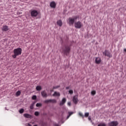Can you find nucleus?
I'll return each mask as SVG.
<instances>
[{
    "label": "nucleus",
    "instance_id": "1",
    "mask_svg": "<svg viewBox=\"0 0 126 126\" xmlns=\"http://www.w3.org/2000/svg\"><path fill=\"white\" fill-rule=\"evenodd\" d=\"M14 55L12 56L13 59H16V57L20 56L22 54V49L21 48H18L14 49L13 50Z\"/></svg>",
    "mask_w": 126,
    "mask_h": 126
},
{
    "label": "nucleus",
    "instance_id": "2",
    "mask_svg": "<svg viewBox=\"0 0 126 126\" xmlns=\"http://www.w3.org/2000/svg\"><path fill=\"white\" fill-rule=\"evenodd\" d=\"M71 48L69 45H65L63 47V53L65 56H68L70 53Z\"/></svg>",
    "mask_w": 126,
    "mask_h": 126
},
{
    "label": "nucleus",
    "instance_id": "3",
    "mask_svg": "<svg viewBox=\"0 0 126 126\" xmlns=\"http://www.w3.org/2000/svg\"><path fill=\"white\" fill-rule=\"evenodd\" d=\"M79 19V16H75L72 17H69L68 18V23L69 25H73L74 24V22L77 20V19Z\"/></svg>",
    "mask_w": 126,
    "mask_h": 126
},
{
    "label": "nucleus",
    "instance_id": "4",
    "mask_svg": "<svg viewBox=\"0 0 126 126\" xmlns=\"http://www.w3.org/2000/svg\"><path fill=\"white\" fill-rule=\"evenodd\" d=\"M74 26L77 29H80V28H82L83 24H82L81 22L78 21L75 23Z\"/></svg>",
    "mask_w": 126,
    "mask_h": 126
},
{
    "label": "nucleus",
    "instance_id": "5",
    "mask_svg": "<svg viewBox=\"0 0 126 126\" xmlns=\"http://www.w3.org/2000/svg\"><path fill=\"white\" fill-rule=\"evenodd\" d=\"M38 11L36 10H31V15L32 17H36L38 16Z\"/></svg>",
    "mask_w": 126,
    "mask_h": 126
},
{
    "label": "nucleus",
    "instance_id": "6",
    "mask_svg": "<svg viewBox=\"0 0 126 126\" xmlns=\"http://www.w3.org/2000/svg\"><path fill=\"white\" fill-rule=\"evenodd\" d=\"M103 54L105 57H108V58H112V55H111V53H110V51L106 50L104 51V52H103Z\"/></svg>",
    "mask_w": 126,
    "mask_h": 126
},
{
    "label": "nucleus",
    "instance_id": "7",
    "mask_svg": "<svg viewBox=\"0 0 126 126\" xmlns=\"http://www.w3.org/2000/svg\"><path fill=\"white\" fill-rule=\"evenodd\" d=\"M45 104H48V103H53V104H56L57 103V100L55 99H47L44 101Z\"/></svg>",
    "mask_w": 126,
    "mask_h": 126
},
{
    "label": "nucleus",
    "instance_id": "8",
    "mask_svg": "<svg viewBox=\"0 0 126 126\" xmlns=\"http://www.w3.org/2000/svg\"><path fill=\"white\" fill-rule=\"evenodd\" d=\"M119 125L118 121H112L108 123V126H117Z\"/></svg>",
    "mask_w": 126,
    "mask_h": 126
},
{
    "label": "nucleus",
    "instance_id": "9",
    "mask_svg": "<svg viewBox=\"0 0 126 126\" xmlns=\"http://www.w3.org/2000/svg\"><path fill=\"white\" fill-rule=\"evenodd\" d=\"M73 102L74 104H76L78 103V95H75L73 97Z\"/></svg>",
    "mask_w": 126,
    "mask_h": 126
},
{
    "label": "nucleus",
    "instance_id": "10",
    "mask_svg": "<svg viewBox=\"0 0 126 126\" xmlns=\"http://www.w3.org/2000/svg\"><path fill=\"white\" fill-rule=\"evenodd\" d=\"M9 30V28H8V26L6 25L3 26V27L2 28V31L3 32H6L7 31H8Z\"/></svg>",
    "mask_w": 126,
    "mask_h": 126
},
{
    "label": "nucleus",
    "instance_id": "11",
    "mask_svg": "<svg viewBox=\"0 0 126 126\" xmlns=\"http://www.w3.org/2000/svg\"><path fill=\"white\" fill-rule=\"evenodd\" d=\"M101 62H102V60L100 57H96L95 58V63L97 64H99V63H101Z\"/></svg>",
    "mask_w": 126,
    "mask_h": 126
},
{
    "label": "nucleus",
    "instance_id": "12",
    "mask_svg": "<svg viewBox=\"0 0 126 126\" xmlns=\"http://www.w3.org/2000/svg\"><path fill=\"white\" fill-rule=\"evenodd\" d=\"M65 102H66V98H63L62 100L60 103V106H63V105H64Z\"/></svg>",
    "mask_w": 126,
    "mask_h": 126
},
{
    "label": "nucleus",
    "instance_id": "13",
    "mask_svg": "<svg viewBox=\"0 0 126 126\" xmlns=\"http://www.w3.org/2000/svg\"><path fill=\"white\" fill-rule=\"evenodd\" d=\"M41 95L43 98H47V97H48V94H47L46 91H43L41 92Z\"/></svg>",
    "mask_w": 126,
    "mask_h": 126
},
{
    "label": "nucleus",
    "instance_id": "14",
    "mask_svg": "<svg viewBox=\"0 0 126 126\" xmlns=\"http://www.w3.org/2000/svg\"><path fill=\"white\" fill-rule=\"evenodd\" d=\"M50 5L51 7H52V8H56L57 4H56V2L53 1L50 3Z\"/></svg>",
    "mask_w": 126,
    "mask_h": 126
},
{
    "label": "nucleus",
    "instance_id": "15",
    "mask_svg": "<svg viewBox=\"0 0 126 126\" xmlns=\"http://www.w3.org/2000/svg\"><path fill=\"white\" fill-rule=\"evenodd\" d=\"M24 117L27 119H32V115L27 113L24 114Z\"/></svg>",
    "mask_w": 126,
    "mask_h": 126
},
{
    "label": "nucleus",
    "instance_id": "16",
    "mask_svg": "<svg viewBox=\"0 0 126 126\" xmlns=\"http://www.w3.org/2000/svg\"><path fill=\"white\" fill-rule=\"evenodd\" d=\"M57 25H58V26H60V27H62V26H63V21H62L61 20L57 21Z\"/></svg>",
    "mask_w": 126,
    "mask_h": 126
},
{
    "label": "nucleus",
    "instance_id": "17",
    "mask_svg": "<svg viewBox=\"0 0 126 126\" xmlns=\"http://www.w3.org/2000/svg\"><path fill=\"white\" fill-rule=\"evenodd\" d=\"M53 96L54 97H55L56 96L57 97H60V96H61V94H60V93H59V92H55L54 94H53Z\"/></svg>",
    "mask_w": 126,
    "mask_h": 126
},
{
    "label": "nucleus",
    "instance_id": "18",
    "mask_svg": "<svg viewBox=\"0 0 126 126\" xmlns=\"http://www.w3.org/2000/svg\"><path fill=\"white\" fill-rule=\"evenodd\" d=\"M36 90L37 91H40V90H42V87H41V86H37L36 87Z\"/></svg>",
    "mask_w": 126,
    "mask_h": 126
},
{
    "label": "nucleus",
    "instance_id": "19",
    "mask_svg": "<svg viewBox=\"0 0 126 126\" xmlns=\"http://www.w3.org/2000/svg\"><path fill=\"white\" fill-rule=\"evenodd\" d=\"M21 94V92L20 91H18L16 93V96L17 97H18V96H20Z\"/></svg>",
    "mask_w": 126,
    "mask_h": 126
},
{
    "label": "nucleus",
    "instance_id": "20",
    "mask_svg": "<svg viewBox=\"0 0 126 126\" xmlns=\"http://www.w3.org/2000/svg\"><path fill=\"white\" fill-rule=\"evenodd\" d=\"M68 114H69V115L67 117V119H69V117H70V116H71V115H72L73 114V112H69Z\"/></svg>",
    "mask_w": 126,
    "mask_h": 126
},
{
    "label": "nucleus",
    "instance_id": "21",
    "mask_svg": "<svg viewBox=\"0 0 126 126\" xmlns=\"http://www.w3.org/2000/svg\"><path fill=\"white\" fill-rule=\"evenodd\" d=\"M97 126H106V125L105 123H100L98 124Z\"/></svg>",
    "mask_w": 126,
    "mask_h": 126
},
{
    "label": "nucleus",
    "instance_id": "22",
    "mask_svg": "<svg viewBox=\"0 0 126 126\" xmlns=\"http://www.w3.org/2000/svg\"><path fill=\"white\" fill-rule=\"evenodd\" d=\"M24 109H21L19 110L20 114H23V113H24Z\"/></svg>",
    "mask_w": 126,
    "mask_h": 126
},
{
    "label": "nucleus",
    "instance_id": "23",
    "mask_svg": "<svg viewBox=\"0 0 126 126\" xmlns=\"http://www.w3.org/2000/svg\"><path fill=\"white\" fill-rule=\"evenodd\" d=\"M91 94L92 95H93V96H94V95L96 94V92L95 91H93L91 92Z\"/></svg>",
    "mask_w": 126,
    "mask_h": 126
},
{
    "label": "nucleus",
    "instance_id": "24",
    "mask_svg": "<svg viewBox=\"0 0 126 126\" xmlns=\"http://www.w3.org/2000/svg\"><path fill=\"white\" fill-rule=\"evenodd\" d=\"M69 94H70V95H72V94H73V91L72 90H69Z\"/></svg>",
    "mask_w": 126,
    "mask_h": 126
},
{
    "label": "nucleus",
    "instance_id": "25",
    "mask_svg": "<svg viewBox=\"0 0 126 126\" xmlns=\"http://www.w3.org/2000/svg\"><path fill=\"white\" fill-rule=\"evenodd\" d=\"M42 106V103H37L36 104V107H41Z\"/></svg>",
    "mask_w": 126,
    "mask_h": 126
},
{
    "label": "nucleus",
    "instance_id": "26",
    "mask_svg": "<svg viewBox=\"0 0 126 126\" xmlns=\"http://www.w3.org/2000/svg\"><path fill=\"white\" fill-rule=\"evenodd\" d=\"M32 100H36L37 99V96L36 95H33L32 96Z\"/></svg>",
    "mask_w": 126,
    "mask_h": 126
},
{
    "label": "nucleus",
    "instance_id": "27",
    "mask_svg": "<svg viewBox=\"0 0 126 126\" xmlns=\"http://www.w3.org/2000/svg\"><path fill=\"white\" fill-rule=\"evenodd\" d=\"M79 116H80V117H81L82 118H83H83H84V116H83V114H82V113H79Z\"/></svg>",
    "mask_w": 126,
    "mask_h": 126
},
{
    "label": "nucleus",
    "instance_id": "28",
    "mask_svg": "<svg viewBox=\"0 0 126 126\" xmlns=\"http://www.w3.org/2000/svg\"><path fill=\"white\" fill-rule=\"evenodd\" d=\"M89 116V113H85V117L87 118Z\"/></svg>",
    "mask_w": 126,
    "mask_h": 126
},
{
    "label": "nucleus",
    "instance_id": "29",
    "mask_svg": "<svg viewBox=\"0 0 126 126\" xmlns=\"http://www.w3.org/2000/svg\"><path fill=\"white\" fill-rule=\"evenodd\" d=\"M58 88H60V86H56L53 87V89H58Z\"/></svg>",
    "mask_w": 126,
    "mask_h": 126
},
{
    "label": "nucleus",
    "instance_id": "30",
    "mask_svg": "<svg viewBox=\"0 0 126 126\" xmlns=\"http://www.w3.org/2000/svg\"><path fill=\"white\" fill-rule=\"evenodd\" d=\"M34 115H35V116H39V112L37 111L35 112Z\"/></svg>",
    "mask_w": 126,
    "mask_h": 126
},
{
    "label": "nucleus",
    "instance_id": "31",
    "mask_svg": "<svg viewBox=\"0 0 126 126\" xmlns=\"http://www.w3.org/2000/svg\"><path fill=\"white\" fill-rule=\"evenodd\" d=\"M33 104H32L31 105V106H30V109H31V110H33V109H34V107H33Z\"/></svg>",
    "mask_w": 126,
    "mask_h": 126
},
{
    "label": "nucleus",
    "instance_id": "32",
    "mask_svg": "<svg viewBox=\"0 0 126 126\" xmlns=\"http://www.w3.org/2000/svg\"><path fill=\"white\" fill-rule=\"evenodd\" d=\"M67 104H68V106H71V103L70 102H68Z\"/></svg>",
    "mask_w": 126,
    "mask_h": 126
},
{
    "label": "nucleus",
    "instance_id": "33",
    "mask_svg": "<svg viewBox=\"0 0 126 126\" xmlns=\"http://www.w3.org/2000/svg\"><path fill=\"white\" fill-rule=\"evenodd\" d=\"M69 88H70V87H69V86L66 87V90H68V89H69Z\"/></svg>",
    "mask_w": 126,
    "mask_h": 126
},
{
    "label": "nucleus",
    "instance_id": "34",
    "mask_svg": "<svg viewBox=\"0 0 126 126\" xmlns=\"http://www.w3.org/2000/svg\"><path fill=\"white\" fill-rule=\"evenodd\" d=\"M54 126H59V124H54Z\"/></svg>",
    "mask_w": 126,
    "mask_h": 126
},
{
    "label": "nucleus",
    "instance_id": "35",
    "mask_svg": "<svg viewBox=\"0 0 126 126\" xmlns=\"http://www.w3.org/2000/svg\"><path fill=\"white\" fill-rule=\"evenodd\" d=\"M28 126H32V125H31L30 124H28Z\"/></svg>",
    "mask_w": 126,
    "mask_h": 126
},
{
    "label": "nucleus",
    "instance_id": "36",
    "mask_svg": "<svg viewBox=\"0 0 126 126\" xmlns=\"http://www.w3.org/2000/svg\"><path fill=\"white\" fill-rule=\"evenodd\" d=\"M88 119H89V121H91V118L89 117Z\"/></svg>",
    "mask_w": 126,
    "mask_h": 126
},
{
    "label": "nucleus",
    "instance_id": "37",
    "mask_svg": "<svg viewBox=\"0 0 126 126\" xmlns=\"http://www.w3.org/2000/svg\"><path fill=\"white\" fill-rule=\"evenodd\" d=\"M53 91H54V90H50V92H53Z\"/></svg>",
    "mask_w": 126,
    "mask_h": 126
},
{
    "label": "nucleus",
    "instance_id": "38",
    "mask_svg": "<svg viewBox=\"0 0 126 126\" xmlns=\"http://www.w3.org/2000/svg\"><path fill=\"white\" fill-rule=\"evenodd\" d=\"M124 52H126V48L124 49Z\"/></svg>",
    "mask_w": 126,
    "mask_h": 126
},
{
    "label": "nucleus",
    "instance_id": "39",
    "mask_svg": "<svg viewBox=\"0 0 126 126\" xmlns=\"http://www.w3.org/2000/svg\"><path fill=\"white\" fill-rule=\"evenodd\" d=\"M34 126H38L37 125H34Z\"/></svg>",
    "mask_w": 126,
    "mask_h": 126
}]
</instances>
